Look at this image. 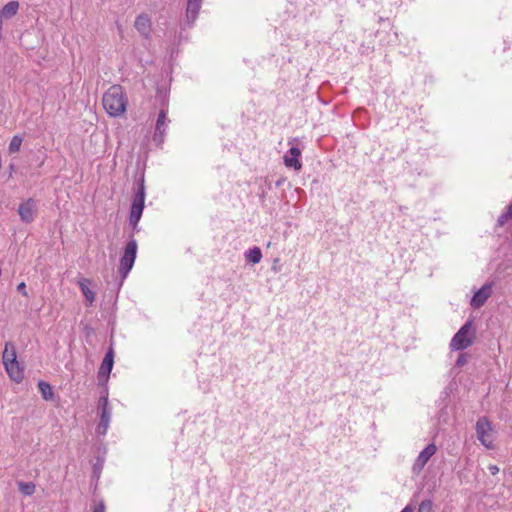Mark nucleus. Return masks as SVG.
<instances>
[{
  "mask_svg": "<svg viewBox=\"0 0 512 512\" xmlns=\"http://www.w3.org/2000/svg\"><path fill=\"white\" fill-rule=\"evenodd\" d=\"M18 488L24 495H32L35 492V485L32 482H19Z\"/></svg>",
  "mask_w": 512,
  "mask_h": 512,
  "instance_id": "obj_21",
  "label": "nucleus"
},
{
  "mask_svg": "<svg viewBox=\"0 0 512 512\" xmlns=\"http://www.w3.org/2000/svg\"><path fill=\"white\" fill-rule=\"evenodd\" d=\"M22 137L19 136V135H15L13 136V138L11 139L10 143H9V152L10 153H16L20 150V147H21V144H22Z\"/></svg>",
  "mask_w": 512,
  "mask_h": 512,
  "instance_id": "obj_22",
  "label": "nucleus"
},
{
  "mask_svg": "<svg viewBox=\"0 0 512 512\" xmlns=\"http://www.w3.org/2000/svg\"><path fill=\"white\" fill-rule=\"evenodd\" d=\"M472 322L467 321L453 336L450 342V348L454 351H461L473 344V337L470 336Z\"/></svg>",
  "mask_w": 512,
  "mask_h": 512,
  "instance_id": "obj_6",
  "label": "nucleus"
},
{
  "mask_svg": "<svg viewBox=\"0 0 512 512\" xmlns=\"http://www.w3.org/2000/svg\"><path fill=\"white\" fill-rule=\"evenodd\" d=\"M511 217L509 215H507V213H503L499 218H498V224L500 226L504 225L508 219H510Z\"/></svg>",
  "mask_w": 512,
  "mask_h": 512,
  "instance_id": "obj_26",
  "label": "nucleus"
},
{
  "mask_svg": "<svg viewBox=\"0 0 512 512\" xmlns=\"http://www.w3.org/2000/svg\"><path fill=\"white\" fill-rule=\"evenodd\" d=\"M168 123H169V120L167 119V111L165 109H162L159 112V115H158V118L156 121L155 132H154V137H153L155 142H157V143L163 142L165 130H166Z\"/></svg>",
  "mask_w": 512,
  "mask_h": 512,
  "instance_id": "obj_12",
  "label": "nucleus"
},
{
  "mask_svg": "<svg viewBox=\"0 0 512 512\" xmlns=\"http://www.w3.org/2000/svg\"><path fill=\"white\" fill-rule=\"evenodd\" d=\"M4 366L11 380L16 383H20L23 380L24 370L17 360L6 363Z\"/></svg>",
  "mask_w": 512,
  "mask_h": 512,
  "instance_id": "obj_14",
  "label": "nucleus"
},
{
  "mask_svg": "<svg viewBox=\"0 0 512 512\" xmlns=\"http://www.w3.org/2000/svg\"><path fill=\"white\" fill-rule=\"evenodd\" d=\"M18 214L22 222L28 224L34 221L37 214V202L28 198L21 202L18 207Z\"/></svg>",
  "mask_w": 512,
  "mask_h": 512,
  "instance_id": "obj_7",
  "label": "nucleus"
},
{
  "mask_svg": "<svg viewBox=\"0 0 512 512\" xmlns=\"http://www.w3.org/2000/svg\"><path fill=\"white\" fill-rule=\"evenodd\" d=\"M19 9V3L17 1H10L5 4L0 12L2 18H11L15 16Z\"/></svg>",
  "mask_w": 512,
  "mask_h": 512,
  "instance_id": "obj_17",
  "label": "nucleus"
},
{
  "mask_svg": "<svg viewBox=\"0 0 512 512\" xmlns=\"http://www.w3.org/2000/svg\"><path fill=\"white\" fill-rule=\"evenodd\" d=\"M38 388H39V391L44 400H52L53 399L54 393H53L52 387L49 383H47L45 381H39Z\"/></svg>",
  "mask_w": 512,
  "mask_h": 512,
  "instance_id": "obj_20",
  "label": "nucleus"
},
{
  "mask_svg": "<svg viewBox=\"0 0 512 512\" xmlns=\"http://www.w3.org/2000/svg\"><path fill=\"white\" fill-rule=\"evenodd\" d=\"M433 503L431 500L427 499L422 501L419 504L418 512H432Z\"/></svg>",
  "mask_w": 512,
  "mask_h": 512,
  "instance_id": "obj_23",
  "label": "nucleus"
},
{
  "mask_svg": "<svg viewBox=\"0 0 512 512\" xmlns=\"http://www.w3.org/2000/svg\"><path fill=\"white\" fill-rule=\"evenodd\" d=\"M202 0H188L186 8V19L188 24H193L201 8Z\"/></svg>",
  "mask_w": 512,
  "mask_h": 512,
  "instance_id": "obj_15",
  "label": "nucleus"
},
{
  "mask_svg": "<svg viewBox=\"0 0 512 512\" xmlns=\"http://www.w3.org/2000/svg\"><path fill=\"white\" fill-rule=\"evenodd\" d=\"M2 359H3V364L4 365L6 363H10L12 361H16L17 360L15 348H14V346L11 343H6L5 344V349L3 351Z\"/></svg>",
  "mask_w": 512,
  "mask_h": 512,
  "instance_id": "obj_19",
  "label": "nucleus"
},
{
  "mask_svg": "<svg viewBox=\"0 0 512 512\" xmlns=\"http://www.w3.org/2000/svg\"><path fill=\"white\" fill-rule=\"evenodd\" d=\"M114 364V351L110 348L102 361L98 371L99 381H107Z\"/></svg>",
  "mask_w": 512,
  "mask_h": 512,
  "instance_id": "obj_11",
  "label": "nucleus"
},
{
  "mask_svg": "<svg viewBox=\"0 0 512 512\" xmlns=\"http://www.w3.org/2000/svg\"><path fill=\"white\" fill-rule=\"evenodd\" d=\"M467 362V358H466V355L465 354H460L456 360V365L457 366H463L465 365Z\"/></svg>",
  "mask_w": 512,
  "mask_h": 512,
  "instance_id": "obj_24",
  "label": "nucleus"
},
{
  "mask_svg": "<svg viewBox=\"0 0 512 512\" xmlns=\"http://www.w3.org/2000/svg\"><path fill=\"white\" fill-rule=\"evenodd\" d=\"M17 290L19 292H22L24 295H27V292H26V285L24 282H21L20 284H18L17 286Z\"/></svg>",
  "mask_w": 512,
  "mask_h": 512,
  "instance_id": "obj_28",
  "label": "nucleus"
},
{
  "mask_svg": "<svg viewBox=\"0 0 512 512\" xmlns=\"http://www.w3.org/2000/svg\"><path fill=\"white\" fill-rule=\"evenodd\" d=\"M144 203H145V185H144V178L142 177L138 182V187L135 192L130 215H129V223L134 228L137 226L138 222L141 219L143 209H144Z\"/></svg>",
  "mask_w": 512,
  "mask_h": 512,
  "instance_id": "obj_2",
  "label": "nucleus"
},
{
  "mask_svg": "<svg viewBox=\"0 0 512 512\" xmlns=\"http://www.w3.org/2000/svg\"><path fill=\"white\" fill-rule=\"evenodd\" d=\"M134 26L142 36H144L146 38H148L150 36L152 22H151V18L147 14H145V13L140 14L136 18Z\"/></svg>",
  "mask_w": 512,
  "mask_h": 512,
  "instance_id": "obj_13",
  "label": "nucleus"
},
{
  "mask_svg": "<svg viewBox=\"0 0 512 512\" xmlns=\"http://www.w3.org/2000/svg\"><path fill=\"white\" fill-rule=\"evenodd\" d=\"M401 512H414V508L411 505H407Z\"/></svg>",
  "mask_w": 512,
  "mask_h": 512,
  "instance_id": "obj_29",
  "label": "nucleus"
},
{
  "mask_svg": "<svg viewBox=\"0 0 512 512\" xmlns=\"http://www.w3.org/2000/svg\"><path fill=\"white\" fill-rule=\"evenodd\" d=\"M301 156V149L297 146H291L284 155V164L288 168H294L299 171L302 168V163L299 160Z\"/></svg>",
  "mask_w": 512,
  "mask_h": 512,
  "instance_id": "obj_10",
  "label": "nucleus"
},
{
  "mask_svg": "<svg viewBox=\"0 0 512 512\" xmlns=\"http://www.w3.org/2000/svg\"><path fill=\"white\" fill-rule=\"evenodd\" d=\"M245 258L248 262L257 264L262 259V252L259 247H253L245 252Z\"/></svg>",
  "mask_w": 512,
  "mask_h": 512,
  "instance_id": "obj_18",
  "label": "nucleus"
},
{
  "mask_svg": "<svg viewBox=\"0 0 512 512\" xmlns=\"http://www.w3.org/2000/svg\"><path fill=\"white\" fill-rule=\"evenodd\" d=\"M102 104L111 117L122 116L127 108L128 99L120 85L111 86L102 97Z\"/></svg>",
  "mask_w": 512,
  "mask_h": 512,
  "instance_id": "obj_1",
  "label": "nucleus"
},
{
  "mask_svg": "<svg viewBox=\"0 0 512 512\" xmlns=\"http://www.w3.org/2000/svg\"><path fill=\"white\" fill-rule=\"evenodd\" d=\"M488 470L492 475H496L499 473V467L497 465L491 464L488 466Z\"/></svg>",
  "mask_w": 512,
  "mask_h": 512,
  "instance_id": "obj_27",
  "label": "nucleus"
},
{
  "mask_svg": "<svg viewBox=\"0 0 512 512\" xmlns=\"http://www.w3.org/2000/svg\"><path fill=\"white\" fill-rule=\"evenodd\" d=\"M137 248V242L134 238H131L125 246L124 253L120 258V264L118 268L122 280L127 277L134 265L137 255Z\"/></svg>",
  "mask_w": 512,
  "mask_h": 512,
  "instance_id": "obj_3",
  "label": "nucleus"
},
{
  "mask_svg": "<svg viewBox=\"0 0 512 512\" xmlns=\"http://www.w3.org/2000/svg\"><path fill=\"white\" fill-rule=\"evenodd\" d=\"M492 294V284L486 283L484 284L478 291L475 292L474 296L471 299V306L475 309L482 307L487 299Z\"/></svg>",
  "mask_w": 512,
  "mask_h": 512,
  "instance_id": "obj_9",
  "label": "nucleus"
},
{
  "mask_svg": "<svg viewBox=\"0 0 512 512\" xmlns=\"http://www.w3.org/2000/svg\"><path fill=\"white\" fill-rule=\"evenodd\" d=\"M93 512H105V505L103 501H99L93 509Z\"/></svg>",
  "mask_w": 512,
  "mask_h": 512,
  "instance_id": "obj_25",
  "label": "nucleus"
},
{
  "mask_svg": "<svg viewBox=\"0 0 512 512\" xmlns=\"http://www.w3.org/2000/svg\"><path fill=\"white\" fill-rule=\"evenodd\" d=\"M97 410H98V415H99V423L96 428V432H97V434L104 436V435H106V433L109 429L111 416H112V411H111V408L109 407L107 392H105L104 394H102L100 396V398L98 400Z\"/></svg>",
  "mask_w": 512,
  "mask_h": 512,
  "instance_id": "obj_4",
  "label": "nucleus"
},
{
  "mask_svg": "<svg viewBox=\"0 0 512 512\" xmlns=\"http://www.w3.org/2000/svg\"><path fill=\"white\" fill-rule=\"evenodd\" d=\"M77 284L80 287L87 303L92 305L95 301V293L90 289L91 281L87 278H80Z\"/></svg>",
  "mask_w": 512,
  "mask_h": 512,
  "instance_id": "obj_16",
  "label": "nucleus"
},
{
  "mask_svg": "<svg viewBox=\"0 0 512 512\" xmlns=\"http://www.w3.org/2000/svg\"><path fill=\"white\" fill-rule=\"evenodd\" d=\"M476 435L479 442L487 449L494 448V436L491 422L487 417H480L476 422Z\"/></svg>",
  "mask_w": 512,
  "mask_h": 512,
  "instance_id": "obj_5",
  "label": "nucleus"
},
{
  "mask_svg": "<svg viewBox=\"0 0 512 512\" xmlns=\"http://www.w3.org/2000/svg\"><path fill=\"white\" fill-rule=\"evenodd\" d=\"M437 447L434 443L428 444L418 455L416 458L412 470L414 473L419 474L430 458L436 453Z\"/></svg>",
  "mask_w": 512,
  "mask_h": 512,
  "instance_id": "obj_8",
  "label": "nucleus"
},
{
  "mask_svg": "<svg viewBox=\"0 0 512 512\" xmlns=\"http://www.w3.org/2000/svg\"><path fill=\"white\" fill-rule=\"evenodd\" d=\"M506 213L507 215L512 217V203L507 207Z\"/></svg>",
  "mask_w": 512,
  "mask_h": 512,
  "instance_id": "obj_30",
  "label": "nucleus"
}]
</instances>
